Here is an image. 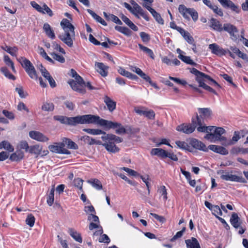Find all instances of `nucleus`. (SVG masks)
<instances>
[{"instance_id": "1", "label": "nucleus", "mask_w": 248, "mask_h": 248, "mask_svg": "<svg viewBox=\"0 0 248 248\" xmlns=\"http://www.w3.org/2000/svg\"><path fill=\"white\" fill-rule=\"evenodd\" d=\"M93 121L92 124L99 125L106 130L116 129L115 133L118 135L124 134L126 133H135L140 131L139 128H132L131 127L126 130L121 123L105 120L97 115H93Z\"/></svg>"}, {"instance_id": "2", "label": "nucleus", "mask_w": 248, "mask_h": 248, "mask_svg": "<svg viewBox=\"0 0 248 248\" xmlns=\"http://www.w3.org/2000/svg\"><path fill=\"white\" fill-rule=\"evenodd\" d=\"M93 116V115L91 114L78 115L73 117L55 116L54 119L59 121L62 124L74 126L77 124H92Z\"/></svg>"}, {"instance_id": "3", "label": "nucleus", "mask_w": 248, "mask_h": 248, "mask_svg": "<svg viewBox=\"0 0 248 248\" xmlns=\"http://www.w3.org/2000/svg\"><path fill=\"white\" fill-rule=\"evenodd\" d=\"M130 2L132 5L133 7H132L127 2H124L123 4L124 6L127 10H128L133 15L138 18H140L139 15H140L146 21L149 20V17L147 12H145L140 6L134 0H131Z\"/></svg>"}, {"instance_id": "4", "label": "nucleus", "mask_w": 248, "mask_h": 248, "mask_svg": "<svg viewBox=\"0 0 248 248\" xmlns=\"http://www.w3.org/2000/svg\"><path fill=\"white\" fill-rule=\"evenodd\" d=\"M179 13L185 19L189 20V15L191 16L194 21H196L198 19V14L193 8H186L184 5L180 4L178 7Z\"/></svg>"}, {"instance_id": "5", "label": "nucleus", "mask_w": 248, "mask_h": 248, "mask_svg": "<svg viewBox=\"0 0 248 248\" xmlns=\"http://www.w3.org/2000/svg\"><path fill=\"white\" fill-rule=\"evenodd\" d=\"M75 30L65 31L64 32L58 36L59 38L69 47H72L75 40Z\"/></svg>"}, {"instance_id": "6", "label": "nucleus", "mask_w": 248, "mask_h": 248, "mask_svg": "<svg viewBox=\"0 0 248 248\" xmlns=\"http://www.w3.org/2000/svg\"><path fill=\"white\" fill-rule=\"evenodd\" d=\"M209 48L211 50L213 54L217 56H223L228 53L231 57L235 58V55L230 50H225L217 44L214 43L209 45Z\"/></svg>"}, {"instance_id": "7", "label": "nucleus", "mask_w": 248, "mask_h": 248, "mask_svg": "<svg viewBox=\"0 0 248 248\" xmlns=\"http://www.w3.org/2000/svg\"><path fill=\"white\" fill-rule=\"evenodd\" d=\"M222 31L227 32L232 40L236 41L237 40L238 30L235 26L230 23H225L223 25Z\"/></svg>"}, {"instance_id": "8", "label": "nucleus", "mask_w": 248, "mask_h": 248, "mask_svg": "<svg viewBox=\"0 0 248 248\" xmlns=\"http://www.w3.org/2000/svg\"><path fill=\"white\" fill-rule=\"evenodd\" d=\"M49 150L55 153L68 155L70 152L64 148V142H60L55 143L54 145L48 146Z\"/></svg>"}, {"instance_id": "9", "label": "nucleus", "mask_w": 248, "mask_h": 248, "mask_svg": "<svg viewBox=\"0 0 248 248\" xmlns=\"http://www.w3.org/2000/svg\"><path fill=\"white\" fill-rule=\"evenodd\" d=\"M220 178L225 181H230L232 182H236L242 183H247L246 179L242 176H237L233 175L229 172H226L224 174H222Z\"/></svg>"}, {"instance_id": "10", "label": "nucleus", "mask_w": 248, "mask_h": 248, "mask_svg": "<svg viewBox=\"0 0 248 248\" xmlns=\"http://www.w3.org/2000/svg\"><path fill=\"white\" fill-rule=\"evenodd\" d=\"M104 137V136H102L101 139L104 141L103 147L107 151L111 153H116L119 151L120 149L115 145L114 142L109 140H105L103 138Z\"/></svg>"}, {"instance_id": "11", "label": "nucleus", "mask_w": 248, "mask_h": 248, "mask_svg": "<svg viewBox=\"0 0 248 248\" xmlns=\"http://www.w3.org/2000/svg\"><path fill=\"white\" fill-rule=\"evenodd\" d=\"M22 67L31 78L37 79V75L35 69L29 60H25L24 65Z\"/></svg>"}, {"instance_id": "12", "label": "nucleus", "mask_w": 248, "mask_h": 248, "mask_svg": "<svg viewBox=\"0 0 248 248\" xmlns=\"http://www.w3.org/2000/svg\"><path fill=\"white\" fill-rule=\"evenodd\" d=\"M68 83L74 91L81 94H84L86 93L85 85L78 83L73 79L69 80Z\"/></svg>"}, {"instance_id": "13", "label": "nucleus", "mask_w": 248, "mask_h": 248, "mask_svg": "<svg viewBox=\"0 0 248 248\" xmlns=\"http://www.w3.org/2000/svg\"><path fill=\"white\" fill-rule=\"evenodd\" d=\"M29 136L31 139L40 142H46L49 140V139L43 134L36 131H30L29 132Z\"/></svg>"}, {"instance_id": "14", "label": "nucleus", "mask_w": 248, "mask_h": 248, "mask_svg": "<svg viewBox=\"0 0 248 248\" xmlns=\"http://www.w3.org/2000/svg\"><path fill=\"white\" fill-rule=\"evenodd\" d=\"M196 81L198 82L199 84V86L202 87L204 89L209 91V92L215 94H217V93L215 90H214L210 86L207 85L204 83V77L202 75H198L196 76Z\"/></svg>"}, {"instance_id": "15", "label": "nucleus", "mask_w": 248, "mask_h": 248, "mask_svg": "<svg viewBox=\"0 0 248 248\" xmlns=\"http://www.w3.org/2000/svg\"><path fill=\"white\" fill-rule=\"evenodd\" d=\"M189 143L194 148L196 149L204 152H207L208 150V148L203 142L196 139H191Z\"/></svg>"}, {"instance_id": "16", "label": "nucleus", "mask_w": 248, "mask_h": 248, "mask_svg": "<svg viewBox=\"0 0 248 248\" xmlns=\"http://www.w3.org/2000/svg\"><path fill=\"white\" fill-rule=\"evenodd\" d=\"M190 124L194 127V130L196 127L203 126L205 125L204 120L201 115L199 116L196 113L195 116L191 119V124Z\"/></svg>"}, {"instance_id": "17", "label": "nucleus", "mask_w": 248, "mask_h": 248, "mask_svg": "<svg viewBox=\"0 0 248 248\" xmlns=\"http://www.w3.org/2000/svg\"><path fill=\"white\" fill-rule=\"evenodd\" d=\"M176 129L179 132H183L186 134H189L192 133L195 130L194 127H193L190 124H182L178 125Z\"/></svg>"}, {"instance_id": "18", "label": "nucleus", "mask_w": 248, "mask_h": 248, "mask_svg": "<svg viewBox=\"0 0 248 248\" xmlns=\"http://www.w3.org/2000/svg\"><path fill=\"white\" fill-rule=\"evenodd\" d=\"M221 5L225 8H230L236 13L239 12L238 7L234 4L231 0H218Z\"/></svg>"}, {"instance_id": "19", "label": "nucleus", "mask_w": 248, "mask_h": 248, "mask_svg": "<svg viewBox=\"0 0 248 248\" xmlns=\"http://www.w3.org/2000/svg\"><path fill=\"white\" fill-rule=\"evenodd\" d=\"M208 149L222 155H227L229 153L228 151L225 147L218 145H210L208 146Z\"/></svg>"}, {"instance_id": "20", "label": "nucleus", "mask_w": 248, "mask_h": 248, "mask_svg": "<svg viewBox=\"0 0 248 248\" xmlns=\"http://www.w3.org/2000/svg\"><path fill=\"white\" fill-rule=\"evenodd\" d=\"M104 102L107 106L108 109L110 112H112L116 109V102L111 99L108 95H105L103 98Z\"/></svg>"}, {"instance_id": "21", "label": "nucleus", "mask_w": 248, "mask_h": 248, "mask_svg": "<svg viewBox=\"0 0 248 248\" xmlns=\"http://www.w3.org/2000/svg\"><path fill=\"white\" fill-rule=\"evenodd\" d=\"M209 26L214 30L221 32L222 31L223 26L217 19L212 18L209 21Z\"/></svg>"}, {"instance_id": "22", "label": "nucleus", "mask_w": 248, "mask_h": 248, "mask_svg": "<svg viewBox=\"0 0 248 248\" xmlns=\"http://www.w3.org/2000/svg\"><path fill=\"white\" fill-rule=\"evenodd\" d=\"M97 71L103 77H106L108 75V67L104 65L102 62H96L95 63Z\"/></svg>"}, {"instance_id": "23", "label": "nucleus", "mask_w": 248, "mask_h": 248, "mask_svg": "<svg viewBox=\"0 0 248 248\" xmlns=\"http://www.w3.org/2000/svg\"><path fill=\"white\" fill-rule=\"evenodd\" d=\"M187 248H201L200 244L196 238L192 237L185 240Z\"/></svg>"}, {"instance_id": "24", "label": "nucleus", "mask_w": 248, "mask_h": 248, "mask_svg": "<svg viewBox=\"0 0 248 248\" xmlns=\"http://www.w3.org/2000/svg\"><path fill=\"white\" fill-rule=\"evenodd\" d=\"M230 222L232 226L235 228H238L240 227L241 223L240 218L238 216V215L235 213H233L232 214Z\"/></svg>"}, {"instance_id": "25", "label": "nucleus", "mask_w": 248, "mask_h": 248, "mask_svg": "<svg viewBox=\"0 0 248 248\" xmlns=\"http://www.w3.org/2000/svg\"><path fill=\"white\" fill-rule=\"evenodd\" d=\"M46 35L52 39L55 38V35L51 26L47 23H45L43 27Z\"/></svg>"}, {"instance_id": "26", "label": "nucleus", "mask_w": 248, "mask_h": 248, "mask_svg": "<svg viewBox=\"0 0 248 248\" xmlns=\"http://www.w3.org/2000/svg\"><path fill=\"white\" fill-rule=\"evenodd\" d=\"M105 140H109L114 143H121L123 141L122 138L112 134H107L106 133L104 137L103 138Z\"/></svg>"}, {"instance_id": "27", "label": "nucleus", "mask_w": 248, "mask_h": 248, "mask_svg": "<svg viewBox=\"0 0 248 248\" xmlns=\"http://www.w3.org/2000/svg\"><path fill=\"white\" fill-rule=\"evenodd\" d=\"M151 154L152 155H157L161 158L167 157V151L161 148H154L152 149Z\"/></svg>"}, {"instance_id": "28", "label": "nucleus", "mask_w": 248, "mask_h": 248, "mask_svg": "<svg viewBox=\"0 0 248 248\" xmlns=\"http://www.w3.org/2000/svg\"><path fill=\"white\" fill-rule=\"evenodd\" d=\"M146 9L151 13L152 16L158 23L160 24H164V20L161 17L159 14L157 13L153 8L151 7H146Z\"/></svg>"}, {"instance_id": "29", "label": "nucleus", "mask_w": 248, "mask_h": 248, "mask_svg": "<svg viewBox=\"0 0 248 248\" xmlns=\"http://www.w3.org/2000/svg\"><path fill=\"white\" fill-rule=\"evenodd\" d=\"M61 26L64 31L75 30L74 26L66 18H64L61 22Z\"/></svg>"}, {"instance_id": "30", "label": "nucleus", "mask_w": 248, "mask_h": 248, "mask_svg": "<svg viewBox=\"0 0 248 248\" xmlns=\"http://www.w3.org/2000/svg\"><path fill=\"white\" fill-rule=\"evenodd\" d=\"M230 50L233 52V53L236 54L239 57L242 58L244 60L248 61V57L247 54L242 53L238 48H237L235 46H232L230 47Z\"/></svg>"}, {"instance_id": "31", "label": "nucleus", "mask_w": 248, "mask_h": 248, "mask_svg": "<svg viewBox=\"0 0 248 248\" xmlns=\"http://www.w3.org/2000/svg\"><path fill=\"white\" fill-rule=\"evenodd\" d=\"M24 155L23 152L19 151L12 154L10 156V159L12 161H19L23 158Z\"/></svg>"}, {"instance_id": "32", "label": "nucleus", "mask_w": 248, "mask_h": 248, "mask_svg": "<svg viewBox=\"0 0 248 248\" xmlns=\"http://www.w3.org/2000/svg\"><path fill=\"white\" fill-rule=\"evenodd\" d=\"M42 148L39 145H34L31 146L29 148L28 152L31 154H34L36 155V156L41 154Z\"/></svg>"}, {"instance_id": "33", "label": "nucleus", "mask_w": 248, "mask_h": 248, "mask_svg": "<svg viewBox=\"0 0 248 248\" xmlns=\"http://www.w3.org/2000/svg\"><path fill=\"white\" fill-rule=\"evenodd\" d=\"M68 232L70 236L76 241L79 243H82V239L80 233L72 228L69 229Z\"/></svg>"}, {"instance_id": "34", "label": "nucleus", "mask_w": 248, "mask_h": 248, "mask_svg": "<svg viewBox=\"0 0 248 248\" xmlns=\"http://www.w3.org/2000/svg\"><path fill=\"white\" fill-rule=\"evenodd\" d=\"M87 12L93 16V17L98 22L104 26H107V24L105 21L100 16L95 14L93 11L91 9H87Z\"/></svg>"}, {"instance_id": "35", "label": "nucleus", "mask_w": 248, "mask_h": 248, "mask_svg": "<svg viewBox=\"0 0 248 248\" xmlns=\"http://www.w3.org/2000/svg\"><path fill=\"white\" fill-rule=\"evenodd\" d=\"M198 111L203 119L209 118L212 114V111L209 108H199Z\"/></svg>"}, {"instance_id": "36", "label": "nucleus", "mask_w": 248, "mask_h": 248, "mask_svg": "<svg viewBox=\"0 0 248 248\" xmlns=\"http://www.w3.org/2000/svg\"><path fill=\"white\" fill-rule=\"evenodd\" d=\"M104 15L107 20H111L119 25L122 24V21L119 19V18L117 16L113 14L108 15L106 12H104Z\"/></svg>"}, {"instance_id": "37", "label": "nucleus", "mask_w": 248, "mask_h": 248, "mask_svg": "<svg viewBox=\"0 0 248 248\" xmlns=\"http://www.w3.org/2000/svg\"><path fill=\"white\" fill-rule=\"evenodd\" d=\"M115 29L127 36H131L132 33V31L126 27L116 26L115 27Z\"/></svg>"}, {"instance_id": "38", "label": "nucleus", "mask_w": 248, "mask_h": 248, "mask_svg": "<svg viewBox=\"0 0 248 248\" xmlns=\"http://www.w3.org/2000/svg\"><path fill=\"white\" fill-rule=\"evenodd\" d=\"M1 48L2 49L9 53L12 56L16 57V52L18 50L17 47H10L7 46H2Z\"/></svg>"}, {"instance_id": "39", "label": "nucleus", "mask_w": 248, "mask_h": 248, "mask_svg": "<svg viewBox=\"0 0 248 248\" xmlns=\"http://www.w3.org/2000/svg\"><path fill=\"white\" fill-rule=\"evenodd\" d=\"M62 142H64V146L65 144L67 145L68 148L74 149H77L78 148V145L69 139L63 138Z\"/></svg>"}, {"instance_id": "40", "label": "nucleus", "mask_w": 248, "mask_h": 248, "mask_svg": "<svg viewBox=\"0 0 248 248\" xmlns=\"http://www.w3.org/2000/svg\"><path fill=\"white\" fill-rule=\"evenodd\" d=\"M233 155H237L239 153L245 154L248 153V148H240L239 147H233L230 151Z\"/></svg>"}, {"instance_id": "41", "label": "nucleus", "mask_w": 248, "mask_h": 248, "mask_svg": "<svg viewBox=\"0 0 248 248\" xmlns=\"http://www.w3.org/2000/svg\"><path fill=\"white\" fill-rule=\"evenodd\" d=\"M83 130L87 133L93 135H97L100 134H103V136H105L106 132L102 130L98 129H91V128H85Z\"/></svg>"}, {"instance_id": "42", "label": "nucleus", "mask_w": 248, "mask_h": 248, "mask_svg": "<svg viewBox=\"0 0 248 248\" xmlns=\"http://www.w3.org/2000/svg\"><path fill=\"white\" fill-rule=\"evenodd\" d=\"M140 49L147 54L151 59H155V55L153 51L150 48L146 46H143L142 45L139 44L138 45Z\"/></svg>"}, {"instance_id": "43", "label": "nucleus", "mask_w": 248, "mask_h": 248, "mask_svg": "<svg viewBox=\"0 0 248 248\" xmlns=\"http://www.w3.org/2000/svg\"><path fill=\"white\" fill-rule=\"evenodd\" d=\"M2 148L10 152H13L14 150L13 146L8 141L6 140L0 142V149Z\"/></svg>"}, {"instance_id": "44", "label": "nucleus", "mask_w": 248, "mask_h": 248, "mask_svg": "<svg viewBox=\"0 0 248 248\" xmlns=\"http://www.w3.org/2000/svg\"><path fill=\"white\" fill-rule=\"evenodd\" d=\"M178 58L186 64L194 66H196L197 64L191 59L189 56H186L183 55H181L178 56Z\"/></svg>"}, {"instance_id": "45", "label": "nucleus", "mask_w": 248, "mask_h": 248, "mask_svg": "<svg viewBox=\"0 0 248 248\" xmlns=\"http://www.w3.org/2000/svg\"><path fill=\"white\" fill-rule=\"evenodd\" d=\"M148 108L142 106L140 107H136L134 108V111L137 113L138 114L141 116H145V114L148 110Z\"/></svg>"}, {"instance_id": "46", "label": "nucleus", "mask_w": 248, "mask_h": 248, "mask_svg": "<svg viewBox=\"0 0 248 248\" xmlns=\"http://www.w3.org/2000/svg\"><path fill=\"white\" fill-rule=\"evenodd\" d=\"M43 76L48 81L50 86L52 88H54L56 86V84L54 79L51 76L48 72L47 73H45Z\"/></svg>"}, {"instance_id": "47", "label": "nucleus", "mask_w": 248, "mask_h": 248, "mask_svg": "<svg viewBox=\"0 0 248 248\" xmlns=\"http://www.w3.org/2000/svg\"><path fill=\"white\" fill-rule=\"evenodd\" d=\"M54 186L51 189L49 193L47 198V203L49 206H51L54 202Z\"/></svg>"}, {"instance_id": "48", "label": "nucleus", "mask_w": 248, "mask_h": 248, "mask_svg": "<svg viewBox=\"0 0 248 248\" xmlns=\"http://www.w3.org/2000/svg\"><path fill=\"white\" fill-rule=\"evenodd\" d=\"M88 182L91 184L96 189L100 190L102 189V185L98 179H94L93 180H88Z\"/></svg>"}, {"instance_id": "49", "label": "nucleus", "mask_w": 248, "mask_h": 248, "mask_svg": "<svg viewBox=\"0 0 248 248\" xmlns=\"http://www.w3.org/2000/svg\"><path fill=\"white\" fill-rule=\"evenodd\" d=\"M215 127H216L214 126H206L205 124L203 125V126L198 127L197 130L201 132H207L208 133H210L209 132L212 131L214 128H215Z\"/></svg>"}, {"instance_id": "50", "label": "nucleus", "mask_w": 248, "mask_h": 248, "mask_svg": "<svg viewBox=\"0 0 248 248\" xmlns=\"http://www.w3.org/2000/svg\"><path fill=\"white\" fill-rule=\"evenodd\" d=\"M42 109L46 111H51L54 109V106L52 103H45L42 106Z\"/></svg>"}, {"instance_id": "51", "label": "nucleus", "mask_w": 248, "mask_h": 248, "mask_svg": "<svg viewBox=\"0 0 248 248\" xmlns=\"http://www.w3.org/2000/svg\"><path fill=\"white\" fill-rule=\"evenodd\" d=\"M175 143L180 148L189 151L190 146L186 142L178 140L175 142Z\"/></svg>"}, {"instance_id": "52", "label": "nucleus", "mask_w": 248, "mask_h": 248, "mask_svg": "<svg viewBox=\"0 0 248 248\" xmlns=\"http://www.w3.org/2000/svg\"><path fill=\"white\" fill-rule=\"evenodd\" d=\"M217 141H220L221 144L224 146H228L232 145V143L230 140H228L227 138L224 136H221L217 138Z\"/></svg>"}, {"instance_id": "53", "label": "nucleus", "mask_w": 248, "mask_h": 248, "mask_svg": "<svg viewBox=\"0 0 248 248\" xmlns=\"http://www.w3.org/2000/svg\"><path fill=\"white\" fill-rule=\"evenodd\" d=\"M217 138L218 137L216 136V134L214 133H208L204 137V138L205 139L209 140L210 142H215L216 141H217Z\"/></svg>"}, {"instance_id": "54", "label": "nucleus", "mask_w": 248, "mask_h": 248, "mask_svg": "<svg viewBox=\"0 0 248 248\" xmlns=\"http://www.w3.org/2000/svg\"><path fill=\"white\" fill-rule=\"evenodd\" d=\"M35 217L32 214H30L27 216L26 219V223L30 227H32L33 226L35 222Z\"/></svg>"}, {"instance_id": "55", "label": "nucleus", "mask_w": 248, "mask_h": 248, "mask_svg": "<svg viewBox=\"0 0 248 248\" xmlns=\"http://www.w3.org/2000/svg\"><path fill=\"white\" fill-rule=\"evenodd\" d=\"M0 71L5 76V77L8 78L9 79L13 80L16 79L15 77L9 72L6 67H1L0 68Z\"/></svg>"}, {"instance_id": "56", "label": "nucleus", "mask_w": 248, "mask_h": 248, "mask_svg": "<svg viewBox=\"0 0 248 248\" xmlns=\"http://www.w3.org/2000/svg\"><path fill=\"white\" fill-rule=\"evenodd\" d=\"M158 192L163 196L164 201H166L167 199V192L166 187L164 186H161L158 189Z\"/></svg>"}, {"instance_id": "57", "label": "nucleus", "mask_w": 248, "mask_h": 248, "mask_svg": "<svg viewBox=\"0 0 248 248\" xmlns=\"http://www.w3.org/2000/svg\"><path fill=\"white\" fill-rule=\"evenodd\" d=\"M31 5L36 10H37L39 13H41L43 14H45V12L44 10H43V7L40 6L38 4H37L35 1H32L31 2Z\"/></svg>"}, {"instance_id": "58", "label": "nucleus", "mask_w": 248, "mask_h": 248, "mask_svg": "<svg viewBox=\"0 0 248 248\" xmlns=\"http://www.w3.org/2000/svg\"><path fill=\"white\" fill-rule=\"evenodd\" d=\"M53 58L61 63H64L65 62L64 58L61 55H59L54 52L50 54Z\"/></svg>"}, {"instance_id": "59", "label": "nucleus", "mask_w": 248, "mask_h": 248, "mask_svg": "<svg viewBox=\"0 0 248 248\" xmlns=\"http://www.w3.org/2000/svg\"><path fill=\"white\" fill-rule=\"evenodd\" d=\"M241 138L240 136V132L239 131H234L233 137L232 140H230V141L232 143V145L234 144L237 142Z\"/></svg>"}, {"instance_id": "60", "label": "nucleus", "mask_w": 248, "mask_h": 248, "mask_svg": "<svg viewBox=\"0 0 248 248\" xmlns=\"http://www.w3.org/2000/svg\"><path fill=\"white\" fill-rule=\"evenodd\" d=\"M30 147V146H29L28 143L26 141H21L18 145V147L20 149H24L26 152H28Z\"/></svg>"}, {"instance_id": "61", "label": "nucleus", "mask_w": 248, "mask_h": 248, "mask_svg": "<svg viewBox=\"0 0 248 248\" xmlns=\"http://www.w3.org/2000/svg\"><path fill=\"white\" fill-rule=\"evenodd\" d=\"M81 140H84L90 145L95 144V140L88 136H83Z\"/></svg>"}, {"instance_id": "62", "label": "nucleus", "mask_w": 248, "mask_h": 248, "mask_svg": "<svg viewBox=\"0 0 248 248\" xmlns=\"http://www.w3.org/2000/svg\"><path fill=\"white\" fill-rule=\"evenodd\" d=\"M183 37L188 44H193L194 42V38L188 31Z\"/></svg>"}, {"instance_id": "63", "label": "nucleus", "mask_w": 248, "mask_h": 248, "mask_svg": "<svg viewBox=\"0 0 248 248\" xmlns=\"http://www.w3.org/2000/svg\"><path fill=\"white\" fill-rule=\"evenodd\" d=\"M83 182V181L80 178H77L75 179L74 180V186L81 190L82 189Z\"/></svg>"}, {"instance_id": "64", "label": "nucleus", "mask_w": 248, "mask_h": 248, "mask_svg": "<svg viewBox=\"0 0 248 248\" xmlns=\"http://www.w3.org/2000/svg\"><path fill=\"white\" fill-rule=\"evenodd\" d=\"M140 35L143 42L147 43L150 40V35L145 32H140Z\"/></svg>"}]
</instances>
